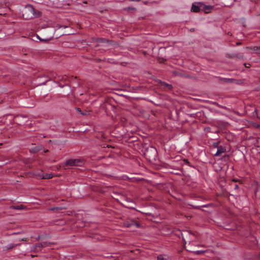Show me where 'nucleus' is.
Returning <instances> with one entry per match:
<instances>
[{
	"mask_svg": "<svg viewBox=\"0 0 260 260\" xmlns=\"http://www.w3.org/2000/svg\"><path fill=\"white\" fill-rule=\"evenodd\" d=\"M95 41L97 43H107L109 41L105 38H96L95 39Z\"/></svg>",
	"mask_w": 260,
	"mask_h": 260,
	"instance_id": "11",
	"label": "nucleus"
},
{
	"mask_svg": "<svg viewBox=\"0 0 260 260\" xmlns=\"http://www.w3.org/2000/svg\"><path fill=\"white\" fill-rule=\"evenodd\" d=\"M228 157H229L228 155H224V156L222 157V159H225H225H228Z\"/></svg>",
	"mask_w": 260,
	"mask_h": 260,
	"instance_id": "22",
	"label": "nucleus"
},
{
	"mask_svg": "<svg viewBox=\"0 0 260 260\" xmlns=\"http://www.w3.org/2000/svg\"><path fill=\"white\" fill-rule=\"evenodd\" d=\"M42 13L36 11L31 5L26 6L25 9L22 14L23 17L26 20H29L33 17H39L41 16Z\"/></svg>",
	"mask_w": 260,
	"mask_h": 260,
	"instance_id": "1",
	"label": "nucleus"
},
{
	"mask_svg": "<svg viewBox=\"0 0 260 260\" xmlns=\"http://www.w3.org/2000/svg\"><path fill=\"white\" fill-rule=\"evenodd\" d=\"M244 65H245V67H246V68H249L250 66L249 64H248V65H246V64H245V63H244Z\"/></svg>",
	"mask_w": 260,
	"mask_h": 260,
	"instance_id": "24",
	"label": "nucleus"
},
{
	"mask_svg": "<svg viewBox=\"0 0 260 260\" xmlns=\"http://www.w3.org/2000/svg\"><path fill=\"white\" fill-rule=\"evenodd\" d=\"M83 164V161L79 159H69L64 165L66 166H81Z\"/></svg>",
	"mask_w": 260,
	"mask_h": 260,
	"instance_id": "2",
	"label": "nucleus"
},
{
	"mask_svg": "<svg viewBox=\"0 0 260 260\" xmlns=\"http://www.w3.org/2000/svg\"><path fill=\"white\" fill-rule=\"evenodd\" d=\"M48 246V243L47 242H43V243H39V244H36L34 246V248L33 249L34 250H37L38 248H41L45 247H46V246Z\"/></svg>",
	"mask_w": 260,
	"mask_h": 260,
	"instance_id": "9",
	"label": "nucleus"
},
{
	"mask_svg": "<svg viewBox=\"0 0 260 260\" xmlns=\"http://www.w3.org/2000/svg\"><path fill=\"white\" fill-rule=\"evenodd\" d=\"M223 80L225 82H230V83H231V82H233L234 79H231V78H224Z\"/></svg>",
	"mask_w": 260,
	"mask_h": 260,
	"instance_id": "15",
	"label": "nucleus"
},
{
	"mask_svg": "<svg viewBox=\"0 0 260 260\" xmlns=\"http://www.w3.org/2000/svg\"><path fill=\"white\" fill-rule=\"evenodd\" d=\"M31 256L32 257H34L35 256H34V255H31Z\"/></svg>",
	"mask_w": 260,
	"mask_h": 260,
	"instance_id": "34",
	"label": "nucleus"
},
{
	"mask_svg": "<svg viewBox=\"0 0 260 260\" xmlns=\"http://www.w3.org/2000/svg\"><path fill=\"white\" fill-rule=\"evenodd\" d=\"M126 11H134L136 10V8L134 7H127L124 9Z\"/></svg>",
	"mask_w": 260,
	"mask_h": 260,
	"instance_id": "17",
	"label": "nucleus"
},
{
	"mask_svg": "<svg viewBox=\"0 0 260 260\" xmlns=\"http://www.w3.org/2000/svg\"><path fill=\"white\" fill-rule=\"evenodd\" d=\"M53 175L51 173H45L38 175V178L41 179H49L53 178Z\"/></svg>",
	"mask_w": 260,
	"mask_h": 260,
	"instance_id": "6",
	"label": "nucleus"
},
{
	"mask_svg": "<svg viewBox=\"0 0 260 260\" xmlns=\"http://www.w3.org/2000/svg\"><path fill=\"white\" fill-rule=\"evenodd\" d=\"M124 225L127 228H130L131 226H135L136 228H139L140 226V224L135 221H131L130 222H127L124 223Z\"/></svg>",
	"mask_w": 260,
	"mask_h": 260,
	"instance_id": "5",
	"label": "nucleus"
},
{
	"mask_svg": "<svg viewBox=\"0 0 260 260\" xmlns=\"http://www.w3.org/2000/svg\"><path fill=\"white\" fill-rule=\"evenodd\" d=\"M232 181L236 182L237 181V180L234 179L232 180Z\"/></svg>",
	"mask_w": 260,
	"mask_h": 260,
	"instance_id": "30",
	"label": "nucleus"
},
{
	"mask_svg": "<svg viewBox=\"0 0 260 260\" xmlns=\"http://www.w3.org/2000/svg\"><path fill=\"white\" fill-rule=\"evenodd\" d=\"M202 10V3H195L192 4L191 11L193 12H199Z\"/></svg>",
	"mask_w": 260,
	"mask_h": 260,
	"instance_id": "3",
	"label": "nucleus"
},
{
	"mask_svg": "<svg viewBox=\"0 0 260 260\" xmlns=\"http://www.w3.org/2000/svg\"><path fill=\"white\" fill-rule=\"evenodd\" d=\"M213 146L214 148H216L217 149L219 147V146H218V143H214Z\"/></svg>",
	"mask_w": 260,
	"mask_h": 260,
	"instance_id": "19",
	"label": "nucleus"
},
{
	"mask_svg": "<svg viewBox=\"0 0 260 260\" xmlns=\"http://www.w3.org/2000/svg\"><path fill=\"white\" fill-rule=\"evenodd\" d=\"M15 247V244H13V243H11V244L8 245L7 246H5L4 248V250H9V249H11L14 248Z\"/></svg>",
	"mask_w": 260,
	"mask_h": 260,
	"instance_id": "12",
	"label": "nucleus"
},
{
	"mask_svg": "<svg viewBox=\"0 0 260 260\" xmlns=\"http://www.w3.org/2000/svg\"><path fill=\"white\" fill-rule=\"evenodd\" d=\"M81 114L82 115H86V113H85V112H84V113H81Z\"/></svg>",
	"mask_w": 260,
	"mask_h": 260,
	"instance_id": "29",
	"label": "nucleus"
},
{
	"mask_svg": "<svg viewBox=\"0 0 260 260\" xmlns=\"http://www.w3.org/2000/svg\"><path fill=\"white\" fill-rule=\"evenodd\" d=\"M168 257L166 255L160 254L157 256V260H168Z\"/></svg>",
	"mask_w": 260,
	"mask_h": 260,
	"instance_id": "14",
	"label": "nucleus"
},
{
	"mask_svg": "<svg viewBox=\"0 0 260 260\" xmlns=\"http://www.w3.org/2000/svg\"><path fill=\"white\" fill-rule=\"evenodd\" d=\"M234 187L235 189H238L239 188L238 185L237 184H234Z\"/></svg>",
	"mask_w": 260,
	"mask_h": 260,
	"instance_id": "20",
	"label": "nucleus"
},
{
	"mask_svg": "<svg viewBox=\"0 0 260 260\" xmlns=\"http://www.w3.org/2000/svg\"><path fill=\"white\" fill-rule=\"evenodd\" d=\"M225 151H226V149L224 147H223L222 146H219V147H218L217 152L214 154V155L215 156H219V155H221L222 153H224L225 152Z\"/></svg>",
	"mask_w": 260,
	"mask_h": 260,
	"instance_id": "8",
	"label": "nucleus"
},
{
	"mask_svg": "<svg viewBox=\"0 0 260 260\" xmlns=\"http://www.w3.org/2000/svg\"><path fill=\"white\" fill-rule=\"evenodd\" d=\"M20 245H21L20 243L16 244H15V246L16 247L17 246H20Z\"/></svg>",
	"mask_w": 260,
	"mask_h": 260,
	"instance_id": "26",
	"label": "nucleus"
},
{
	"mask_svg": "<svg viewBox=\"0 0 260 260\" xmlns=\"http://www.w3.org/2000/svg\"><path fill=\"white\" fill-rule=\"evenodd\" d=\"M247 49L251 50V53L255 52L257 54H260V47L253 46L251 47H247Z\"/></svg>",
	"mask_w": 260,
	"mask_h": 260,
	"instance_id": "7",
	"label": "nucleus"
},
{
	"mask_svg": "<svg viewBox=\"0 0 260 260\" xmlns=\"http://www.w3.org/2000/svg\"><path fill=\"white\" fill-rule=\"evenodd\" d=\"M213 9V6H206L202 3V11H203L205 13H210Z\"/></svg>",
	"mask_w": 260,
	"mask_h": 260,
	"instance_id": "4",
	"label": "nucleus"
},
{
	"mask_svg": "<svg viewBox=\"0 0 260 260\" xmlns=\"http://www.w3.org/2000/svg\"><path fill=\"white\" fill-rule=\"evenodd\" d=\"M61 209H62L60 207H53V208H51V209H50V210H51V211L60 210Z\"/></svg>",
	"mask_w": 260,
	"mask_h": 260,
	"instance_id": "18",
	"label": "nucleus"
},
{
	"mask_svg": "<svg viewBox=\"0 0 260 260\" xmlns=\"http://www.w3.org/2000/svg\"><path fill=\"white\" fill-rule=\"evenodd\" d=\"M48 150H45V151H44V152H48Z\"/></svg>",
	"mask_w": 260,
	"mask_h": 260,
	"instance_id": "32",
	"label": "nucleus"
},
{
	"mask_svg": "<svg viewBox=\"0 0 260 260\" xmlns=\"http://www.w3.org/2000/svg\"><path fill=\"white\" fill-rule=\"evenodd\" d=\"M208 207L207 205H203L202 206H192V207L194 209H200L201 207Z\"/></svg>",
	"mask_w": 260,
	"mask_h": 260,
	"instance_id": "16",
	"label": "nucleus"
},
{
	"mask_svg": "<svg viewBox=\"0 0 260 260\" xmlns=\"http://www.w3.org/2000/svg\"><path fill=\"white\" fill-rule=\"evenodd\" d=\"M182 237L183 240L185 241L184 237V234H182Z\"/></svg>",
	"mask_w": 260,
	"mask_h": 260,
	"instance_id": "28",
	"label": "nucleus"
},
{
	"mask_svg": "<svg viewBox=\"0 0 260 260\" xmlns=\"http://www.w3.org/2000/svg\"><path fill=\"white\" fill-rule=\"evenodd\" d=\"M10 209H15V210H22L25 208V207L22 205H18V206H11L10 207Z\"/></svg>",
	"mask_w": 260,
	"mask_h": 260,
	"instance_id": "10",
	"label": "nucleus"
},
{
	"mask_svg": "<svg viewBox=\"0 0 260 260\" xmlns=\"http://www.w3.org/2000/svg\"><path fill=\"white\" fill-rule=\"evenodd\" d=\"M152 149H153V152H154V156H155V154H156V149H155L154 148H152Z\"/></svg>",
	"mask_w": 260,
	"mask_h": 260,
	"instance_id": "23",
	"label": "nucleus"
},
{
	"mask_svg": "<svg viewBox=\"0 0 260 260\" xmlns=\"http://www.w3.org/2000/svg\"><path fill=\"white\" fill-rule=\"evenodd\" d=\"M185 234H190V233L189 232H185L184 233Z\"/></svg>",
	"mask_w": 260,
	"mask_h": 260,
	"instance_id": "31",
	"label": "nucleus"
},
{
	"mask_svg": "<svg viewBox=\"0 0 260 260\" xmlns=\"http://www.w3.org/2000/svg\"><path fill=\"white\" fill-rule=\"evenodd\" d=\"M240 43H237V45H240Z\"/></svg>",
	"mask_w": 260,
	"mask_h": 260,
	"instance_id": "33",
	"label": "nucleus"
},
{
	"mask_svg": "<svg viewBox=\"0 0 260 260\" xmlns=\"http://www.w3.org/2000/svg\"><path fill=\"white\" fill-rule=\"evenodd\" d=\"M76 109H77V110L78 111H79V112H81V109H80V108H76Z\"/></svg>",
	"mask_w": 260,
	"mask_h": 260,
	"instance_id": "27",
	"label": "nucleus"
},
{
	"mask_svg": "<svg viewBox=\"0 0 260 260\" xmlns=\"http://www.w3.org/2000/svg\"><path fill=\"white\" fill-rule=\"evenodd\" d=\"M160 84L165 87H168L169 89H171L172 88V85L171 84H169L165 82L161 81Z\"/></svg>",
	"mask_w": 260,
	"mask_h": 260,
	"instance_id": "13",
	"label": "nucleus"
},
{
	"mask_svg": "<svg viewBox=\"0 0 260 260\" xmlns=\"http://www.w3.org/2000/svg\"><path fill=\"white\" fill-rule=\"evenodd\" d=\"M20 240L22 241H28V238H24L21 239Z\"/></svg>",
	"mask_w": 260,
	"mask_h": 260,
	"instance_id": "21",
	"label": "nucleus"
},
{
	"mask_svg": "<svg viewBox=\"0 0 260 260\" xmlns=\"http://www.w3.org/2000/svg\"><path fill=\"white\" fill-rule=\"evenodd\" d=\"M244 65H245V67H246V68H249L250 66L249 64H248V65H246V64H245V63H244Z\"/></svg>",
	"mask_w": 260,
	"mask_h": 260,
	"instance_id": "25",
	"label": "nucleus"
}]
</instances>
